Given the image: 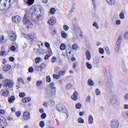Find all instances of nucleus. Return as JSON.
I'll return each mask as SVG.
<instances>
[{
  "mask_svg": "<svg viewBox=\"0 0 128 128\" xmlns=\"http://www.w3.org/2000/svg\"><path fill=\"white\" fill-rule=\"evenodd\" d=\"M56 109L60 111L64 112L66 111V109L62 103L58 104L56 106Z\"/></svg>",
  "mask_w": 128,
  "mask_h": 128,
  "instance_id": "39448f33",
  "label": "nucleus"
},
{
  "mask_svg": "<svg viewBox=\"0 0 128 128\" xmlns=\"http://www.w3.org/2000/svg\"><path fill=\"white\" fill-rule=\"evenodd\" d=\"M90 96H88L87 97V98L86 99V102H87L88 103V102H90Z\"/></svg>",
  "mask_w": 128,
  "mask_h": 128,
  "instance_id": "bf43d9fd",
  "label": "nucleus"
},
{
  "mask_svg": "<svg viewBox=\"0 0 128 128\" xmlns=\"http://www.w3.org/2000/svg\"><path fill=\"white\" fill-rule=\"evenodd\" d=\"M124 36L126 38H128V32H127L124 33Z\"/></svg>",
  "mask_w": 128,
  "mask_h": 128,
  "instance_id": "6e6d98bb",
  "label": "nucleus"
},
{
  "mask_svg": "<svg viewBox=\"0 0 128 128\" xmlns=\"http://www.w3.org/2000/svg\"><path fill=\"white\" fill-rule=\"evenodd\" d=\"M63 28L66 31L68 30L69 29V27L66 25H64L63 26Z\"/></svg>",
  "mask_w": 128,
  "mask_h": 128,
  "instance_id": "de8ad7c7",
  "label": "nucleus"
},
{
  "mask_svg": "<svg viewBox=\"0 0 128 128\" xmlns=\"http://www.w3.org/2000/svg\"><path fill=\"white\" fill-rule=\"evenodd\" d=\"M111 103L112 105L116 104V100L113 97H111L110 100Z\"/></svg>",
  "mask_w": 128,
  "mask_h": 128,
  "instance_id": "b1692460",
  "label": "nucleus"
},
{
  "mask_svg": "<svg viewBox=\"0 0 128 128\" xmlns=\"http://www.w3.org/2000/svg\"><path fill=\"white\" fill-rule=\"evenodd\" d=\"M31 100V98L30 97L28 98H23L22 101L24 103L27 102H29Z\"/></svg>",
  "mask_w": 128,
  "mask_h": 128,
  "instance_id": "4468645a",
  "label": "nucleus"
},
{
  "mask_svg": "<svg viewBox=\"0 0 128 128\" xmlns=\"http://www.w3.org/2000/svg\"><path fill=\"white\" fill-rule=\"evenodd\" d=\"M119 16L120 18L122 19H123L124 18V14L123 12H121L120 14H119Z\"/></svg>",
  "mask_w": 128,
  "mask_h": 128,
  "instance_id": "c756f323",
  "label": "nucleus"
},
{
  "mask_svg": "<svg viewBox=\"0 0 128 128\" xmlns=\"http://www.w3.org/2000/svg\"><path fill=\"white\" fill-rule=\"evenodd\" d=\"M86 66L88 69H90L92 68V66L91 64L89 63L88 62H87L86 64Z\"/></svg>",
  "mask_w": 128,
  "mask_h": 128,
  "instance_id": "bb28decb",
  "label": "nucleus"
},
{
  "mask_svg": "<svg viewBox=\"0 0 128 128\" xmlns=\"http://www.w3.org/2000/svg\"><path fill=\"white\" fill-rule=\"evenodd\" d=\"M44 45L45 46L48 48L50 50L51 52H52L51 50V49L50 47V44L48 42H44Z\"/></svg>",
  "mask_w": 128,
  "mask_h": 128,
  "instance_id": "a878e982",
  "label": "nucleus"
},
{
  "mask_svg": "<svg viewBox=\"0 0 128 128\" xmlns=\"http://www.w3.org/2000/svg\"><path fill=\"white\" fill-rule=\"evenodd\" d=\"M9 90L7 89V88H5V90L2 93V95L4 96H7L9 94Z\"/></svg>",
  "mask_w": 128,
  "mask_h": 128,
  "instance_id": "f3484780",
  "label": "nucleus"
},
{
  "mask_svg": "<svg viewBox=\"0 0 128 128\" xmlns=\"http://www.w3.org/2000/svg\"><path fill=\"white\" fill-rule=\"evenodd\" d=\"M50 30L52 35L55 34L56 33V30H55V28H50Z\"/></svg>",
  "mask_w": 128,
  "mask_h": 128,
  "instance_id": "412c9836",
  "label": "nucleus"
},
{
  "mask_svg": "<svg viewBox=\"0 0 128 128\" xmlns=\"http://www.w3.org/2000/svg\"><path fill=\"white\" fill-rule=\"evenodd\" d=\"M9 36L10 39L13 41L15 40L16 38V35L12 31L9 34Z\"/></svg>",
  "mask_w": 128,
  "mask_h": 128,
  "instance_id": "0eeeda50",
  "label": "nucleus"
},
{
  "mask_svg": "<svg viewBox=\"0 0 128 128\" xmlns=\"http://www.w3.org/2000/svg\"><path fill=\"white\" fill-rule=\"evenodd\" d=\"M78 121L79 123H83L84 122V120L81 117L79 118L78 119Z\"/></svg>",
  "mask_w": 128,
  "mask_h": 128,
  "instance_id": "cd10ccee",
  "label": "nucleus"
},
{
  "mask_svg": "<svg viewBox=\"0 0 128 128\" xmlns=\"http://www.w3.org/2000/svg\"><path fill=\"white\" fill-rule=\"evenodd\" d=\"M93 26H96V28L98 29V26L96 22H94L93 24Z\"/></svg>",
  "mask_w": 128,
  "mask_h": 128,
  "instance_id": "864d4df0",
  "label": "nucleus"
},
{
  "mask_svg": "<svg viewBox=\"0 0 128 128\" xmlns=\"http://www.w3.org/2000/svg\"><path fill=\"white\" fill-rule=\"evenodd\" d=\"M49 87L50 89L53 87H55L54 86V83L53 82H51L50 83L49 85Z\"/></svg>",
  "mask_w": 128,
  "mask_h": 128,
  "instance_id": "3c124183",
  "label": "nucleus"
},
{
  "mask_svg": "<svg viewBox=\"0 0 128 128\" xmlns=\"http://www.w3.org/2000/svg\"><path fill=\"white\" fill-rule=\"evenodd\" d=\"M21 18L18 16H13L12 17V21L14 23H18L20 22L21 20Z\"/></svg>",
  "mask_w": 128,
  "mask_h": 128,
  "instance_id": "423d86ee",
  "label": "nucleus"
},
{
  "mask_svg": "<svg viewBox=\"0 0 128 128\" xmlns=\"http://www.w3.org/2000/svg\"><path fill=\"white\" fill-rule=\"evenodd\" d=\"M119 125V122L116 119L112 120L110 123V126L112 128H118Z\"/></svg>",
  "mask_w": 128,
  "mask_h": 128,
  "instance_id": "20e7f679",
  "label": "nucleus"
},
{
  "mask_svg": "<svg viewBox=\"0 0 128 128\" xmlns=\"http://www.w3.org/2000/svg\"><path fill=\"white\" fill-rule=\"evenodd\" d=\"M93 118L92 116L90 115L88 117V121L89 124H92L93 122Z\"/></svg>",
  "mask_w": 128,
  "mask_h": 128,
  "instance_id": "6ab92c4d",
  "label": "nucleus"
},
{
  "mask_svg": "<svg viewBox=\"0 0 128 128\" xmlns=\"http://www.w3.org/2000/svg\"><path fill=\"white\" fill-rule=\"evenodd\" d=\"M11 68L10 65H6L4 66L3 68V70L4 71H7Z\"/></svg>",
  "mask_w": 128,
  "mask_h": 128,
  "instance_id": "ddd939ff",
  "label": "nucleus"
},
{
  "mask_svg": "<svg viewBox=\"0 0 128 128\" xmlns=\"http://www.w3.org/2000/svg\"><path fill=\"white\" fill-rule=\"evenodd\" d=\"M25 96V94L24 92H20L19 94V96L21 98H23Z\"/></svg>",
  "mask_w": 128,
  "mask_h": 128,
  "instance_id": "ea45409f",
  "label": "nucleus"
},
{
  "mask_svg": "<svg viewBox=\"0 0 128 128\" xmlns=\"http://www.w3.org/2000/svg\"><path fill=\"white\" fill-rule=\"evenodd\" d=\"M56 11V10L54 8H51L50 10V13L51 14H54Z\"/></svg>",
  "mask_w": 128,
  "mask_h": 128,
  "instance_id": "e433bc0d",
  "label": "nucleus"
},
{
  "mask_svg": "<svg viewBox=\"0 0 128 128\" xmlns=\"http://www.w3.org/2000/svg\"><path fill=\"white\" fill-rule=\"evenodd\" d=\"M49 91L52 95H55L56 94V88L53 87L50 88Z\"/></svg>",
  "mask_w": 128,
  "mask_h": 128,
  "instance_id": "9d476101",
  "label": "nucleus"
},
{
  "mask_svg": "<svg viewBox=\"0 0 128 128\" xmlns=\"http://www.w3.org/2000/svg\"><path fill=\"white\" fill-rule=\"evenodd\" d=\"M98 51L99 53L101 54H103L104 52V50L103 48H100L98 49Z\"/></svg>",
  "mask_w": 128,
  "mask_h": 128,
  "instance_id": "473e14b6",
  "label": "nucleus"
},
{
  "mask_svg": "<svg viewBox=\"0 0 128 128\" xmlns=\"http://www.w3.org/2000/svg\"><path fill=\"white\" fill-rule=\"evenodd\" d=\"M88 84L90 86H92L94 84V82L91 80L89 79L88 81Z\"/></svg>",
  "mask_w": 128,
  "mask_h": 128,
  "instance_id": "4be33fe9",
  "label": "nucleus"
},
{
  "mask_svg": "<svg viewBox=\"0 0 128 128\" xmlns=\"http://www.w3.org/2000/svg\"><path fill=\"white\" fill-rule=\"evenodd\" d=\"M11 110L12 112H14L16 111V109L14 107L11 108Z\"/></svg>",
  "mask_w": 128,
  "mask_h": 128,
  "instance_id": "774afa93",
  "label": "nucleus"
},
{
  "mask_svg": "<svg viewBox=\"0 0 128 128\" xmlns=\"http://www.w3.org/2000/svg\"><path fill=\"white\" fill-rule=\"evenodd\" d=\"M6 51L2 50L0 52V55L2 56H3L4 55L5 53H6Z\"/></svg>",
  "mask_w": 128,
  "mask_h": 128,
  "instance_id": "052dcab7",
  "label": "nucleus"
},
{
  "mask_svg": "<svg viewBox=\"0 0 128 128\" xmlns=\"http://www.w3.org/2000/svg\"><path fill=\"white\" fill-rule=\"evenodd\" d=\"M65 72L64 71H61L58 72V74L59 76H64L65 74Z\"/></svg>",
  "mask_w": 128,
  "mask_h": 128,
  "instance_id": "4c0bfd02",
  "label": "nucleus"
},
{
  "mask_svg": "<svg viewBox=\"0 0 128 128\" xmlns=\"http://www.w3.org/2000/svg\"><path fill=\"white\" fill-rule=\"evenodd\" d=\"M86 59L89 60L91 58L90 52L88 50H87L85 53Z\"/></svg>",
  "mask_w": 128,
  "mask_h": 128,
  "instance_id": "f8f14e48",
  "label": "nucleus"
},
{
  "mask_svg": "<svg viewBox=\"0 0 128 128\" xmlns=\"http://www.w3.org/2000/svg\"><path fill=\"white\" fill-rule=\"evenodd\" d=\"M72 48L73 50H76L79 48V46L76 43L74 44L72 46Z\"/></svg>",
  "mask_w": 128,
  "mask_h": 128,
  "instance_id": "a211bd4d",
  "label": "nucleus"
},
{
  "mask_svg": "<svg viewBox=\"0 0 128 128\" xmlns=\"http://www.w3.org/2000/svg\"><path fill=\"white\" fill-rule=\"evenodd\" d=\"M78 27V25L77 24H73V28L75 30Z\"/></svg>",
  "mask_w": 128,
  "mask_h": 128,
  "instance_id": "4d7b16f0",
  "label": "nucleus"
},
{
  "mask_svg": "<svg viewBox=\"0 0 128 128\" xmlns=\"http://www.w3.org/2000/svg\"><path fill=\"white\" fill-rule=\"evenodd\" d=\"M17 81L20 83L22 82V84L24 83L23 79L22 78H18L17 79Z\"/></svg>",
  "mask_w": 128,
  "mask_h": 128,
  "instance_id": "f704fd0d",
  "label": "nucleus"
},
{
  "mask_svg": "<svg viewBox=\"0 0 128 128\" xmlns=\"http://www.w3.org/2000/svg\"><path fill=\"white\" fill-rule=\"evenodd\" d=\"M78 93L77 92H75L74 94L73 95L71 96V98L72 99L74 100H77L78 99Z\"/></svg>",
  "mask_w": 128,
  "mask_h": 128,
  "instance_id": "1a4fd4ad",
  "label": "nucleus"
},
{
  "mask_svg": "<svg viewBox=\"0 0 128 128\" xmlns=\"http://www.w3.org/2000/svg\"><path fill=\"white\" fill-rule=\"evenodd\" d=\"M41 58L40 57H37L35 59V62L36 63H38L40 61Z\"/></svg>",
  "mask_w": 128,
  "mask_h": 128,
  "instance_id": "a19ab883",
  "label": "nucleus"
},
{
  "mask_svg": "<svg viewBox=\"0 0 128 128\" xmlns=\"http://www.w3.org/2000/svg\"><path fill=\"white\" fill-rule=\"evenodd\" d=\"M28 71L30 73L34 71L33 68L32 67H29L28 68Z\"/></svg>",
  "mask_w": 128,
  "mask_h": 128,
  "instance_id": "09e8293b",
  "label": "nucleus"
},
{
  "mask_svg": "<svg viewBox=\"0 0 128 128\" xmlns=\"http://www.w3.org/2000/svg\"><path fill=\"white\" fill-rule=\"evenodd\" d=\"M22 34L26 38L31 40L33 42L36 40L37 37L35 34H26L24 33H22Z\"/></svg>",
  "mask_w": 128,
  "mask_h": 128,
  "instance_id": "7ed1b4c3",
  "label": "nucleus"
},
{
  "mask_svg": "<svg viewBox=\"0 0 128 128\" xmlns=\"http://www.w3.org/2000/svg\"><path fill=\"white\" fill-rule=\"evenodd\" d=\"M11 50L13 51H15L16 50V48L14 46H12L10 48Z\"/></svg>",
  "mask_w": 128,
  "mask_h": 128,
  "instance_id": "e2e57ef3",
  "label": "nucleus"
},
{
  "mask_svg": "<svg viewBox=\"0 0 128 128\" xmlns=\"http://www.w3.org/2000/svg\"><path fill=\"white\" fill-rule=\"evenodd\" d=\"M42 83V81L38 80L36 82V85L38 86H41Z\"/></svg>",
  "mask_w": 128,
  "mask_h": 128,
  "instance_id": "7c9ffc66",
  "label": "nucleus"
},
{
  "mask_svg": "<svg viewBox=\"0 0 128 128\" xmlns=\"http://www.w3.org/2000/svg\"><path fill=\"white\" fill-rule=\"evenodd\" d=\"M95 91L96 94L97 95H98L100 94V92L99 89L98 88L96 89Z\"/></svg>",
  "mask_w": 128,
  "mask_h": 128,
  "instance_id": "79ce46f5",
  "label": "nucleus"
},
{
  "mask_svg": "<svg viewBox=\"0 0 128 128\" xmlns=\"http://www.w3.org/2000/svg\"><path fill=\"white\" fill-rule=\"evenodd\" d=\"M100 61V59L96 58H95L94 61L95 63L96 64H99Z\"/></svg>",
  "mask_w": 128,
  "mask_h": 128,
  "instance_id": "8fccbe9b",
  "label": "nucleus"
},
{
  "mask_svg": "<svg viewBox=\"0 0 128 128\" xmlns=\"http://www.w3.org/2000/svg\"><path fill=\"white\" fill-rule=\"evenodd\" d=\"M81 107V104L80 103H78L76 105V109L80 108Z\"/></svg>",
  "mask_w": 128,
  "mask_h": 128,
  "instance_id": "58836bf2",
  "label": "nucleus"
},
{
  "mask_svg": "<svg viewBox=\"0 0 128 128\" xmlns=\"http://www.w3.org/2000/svg\"><path fill=\"white\" fill-rule=\"evenodd\" d=\"M40 66H36L35 68V69L37 71H40Z\"/></svg>",
  "mask_w": 128,
  "mask_h": 128,
  "instance_id": "603ef678",
  "label": "nucleus"
},
{
  "mask_svg": "<svg viewBox=\"0 0 128 128\" xmlns=\"http://www.w3.org/2000/svg\"><path fill=\"white\" fill-rule=\"evenodd\" d=\"M55 23V22L54 20L52 18L48 20V23L49 24L53 25Z\"/></svg>",
  "mask_w": 128,
  "mask_h": 128,
  "instance_id": "dca6fc26",
  "label": "nucleus"
},
{
  "mask_svg": "<svg viewBox=\"0 0 128 128\" xmlns=\"http://www.w3.org/2000/svg\"><path fill=\"white\" fill-rule=\"evenodd\" d=\"M108 3L112 5H113L115 2V0H106Z\"/></svg>",
  "mask_w": 128,
  "mask_h": 128,
  "instance_id": "5701e85b",
  "label": "nucleus"
},
{
  "mask_svg": "<svg viewBox=\"0 0 128 128\" xmlns=\"http://www.w3.org/2000/svg\"><path fill=\"white\" fill-rule=\"evenodd\" d=\"M44 125V121H40L39 123V126L42 128H43Z\"/></svg>",
  "mask_w": 128,
  "mask_h": 128,
  "instance_id": "72a5a7b5",
  "label": "nucleus"
},
{
  "mask_svg": "<svg viewBox=\"0 0 128 128\" xmlns=\"http://www.w3.org/2000/svg\"><path fill=\"white\" fill-rule=\"evenodd\" d=\"M105 50L106 52V54H110V52L109 51V50L108 47H106L105 48Z\"/></svg>",
  "mask_w": 128,
  "mask_h": 128,
  "instance_id": "13d9d810",
  "label": "nucleus"
},
{
  "mask_svg": "<svg viewBox=\"0 0 128 128\" xmlns=\"http://www.w3.org/2000/svg\"><path fill=\"white\" fill-rule=\"evenodd\" d=\"M15 100L14 96H11L8 98V102L10 103L13 102Z\"/></svg>",
  "mask_w": 128,
  "mask_h": 128,
  "instance_id": "2eb2a0df",
  "label": "nucleus"
},
{
  "mask_svg": "<svg viewBox=\"0 0 128 128\" xmlns=\"http://www.w3.org/2000/svg\"><path fill=\"white\" fill-rule=\"evenodd\" d=\"M50 57V56L48 55H46L44 57V59L45 60H47Z\"/></svg>",
  "mask_w": 128,
  "mask_h": 128,
  "instance_id": "338daca9",
  "label": "nucleus"
},
{
  "mask_svg": "<svg viewBox=\"0 0 128 128\" xmlns=\"http://www.w3.org/2000/svg\"><path fill=\"white\" fill-rule=\"evenodd\" d=\"M3 119L2 120L0 121V125L4 126H6L7 125V122L6 119L4 118H3Z\"/></svg>",
  "mask_w": 128,
  "mask_h": 128,
  "instance_id": "9b49d317",
  "label": "nucleus"
},
{
  "mask_svg": "<svg viewBox=\"0 0 128 128\" xmlns=\"http://www.w3.org/2000/svg\"><path fill=\"white\" fill-rule=\"evenodd\" d=\"M46 81L48 82H50L51 81L50 77L49 76H47L46 78Z\"/></svg>",
  "mask_w": 128,
  "mask_h": 128,
  "instance_id": "37998d69",
  "label": "nucleus"
},
{
  "mask_svg": "<svg viewBox=\"0 0 128 128\" xmlns=\"http://www.w3.org/2000/svg\"><path fill=\"white\" fill-rule=\"evenodd\" d=\"M53 77L54 78L58 79L59 78L60 76L58 75H57L55 74H54L53 75Z\"/></svg>",
  "mask_w": 128,
  "mask_h": 128,
  "instance_id": "49530a36",
  "label": "nucleus"
},
{
  "mask_svg": "<svg viewBox=\"0 0 128 128\" xmlns=\"http://www.w3.org/2000/svg\"><path fill=\"white\" fill-rule=\"evenodd\" d=\"M72 85L71 84H69L66 86V87L68 89H69L72 87Z\"/></svg>",
  "mask_w": 128,
  "mask_h": 128,
  "instance_id": "69168bd1",
  "label": "nucleus"
},
{
  "mask_svg": "<svg viewBox=\"0 0 128 128\" xmlns=\"http://www.w3.org/2000/svg\"><path fill=\"white\" fill-rule=\"evenodd\" d=\"M122 39V36L121 35H119L118 38L117 39L116 42L120 43L121 40Z\"/></svg>",
  "mask_w": 128,
  "mask_h": 128,
  "instance_id": "2f4dec72",
  "label": "nucleus"
},
{
  "mask_svg": "<svg viewBox=\"0 0 128 128\" xmlns=\"http://www.w3.org/2000/svg\"><path fill=\"white\" fill-rule=\"evenodd\" d=\"M14 83L10 79H7L2 81V85L4 88H7L8 90H11L10 89L13 86Z\"/></svg>",
  "mask_w": 128,
  "mask_h": 128,
  "instance_id": "f03ea898",
  "label": "nucleus"
},
{
  "mask_svg": "<svg viewBox=\"0 0 128 128\" xmlns=\"http://www.w3.org/2000/svg\"><path fill=\"white\" fill-rule=\"evenodd\" d=\"M9 59L10 61L11 62H13L14 60V58L12 57H10L9 58Z\"/></svg>",
  "mask_w": 128,
  "mask_h": 128,
  "instance_id": "680f3d73",
  "label": "nucleus"
},
{
  "mask_svg": "<svg viewBox=\"0 0 128 128\" xmlns=\"http://www.w3.org/2000/svg\"><path fill=\"white\" fill-rule=\"evenodd\" d=\"M40 71H41L44 68L46 67V64L45 63H42L40 65Z\"/></svg>",
  "mask_w": 128,
  "mask_h": 128,
  "instance_id": "393cba45",
  "label": "nucleus"
},
{
  "mask_svg": "<svg viewBox=\"0 0 128 128\" xmlns=\"http://www.w3.org/2000/svg\"><path fill=\"white\" fill-rule=\"evenodd\" d=\"M23 116L24 120H27L30 118V114L26 112L24 113Z\"/></svg>",
  "mask_w": 128,
  "mask_h": 128,
  "instance_id": "6e6552de",
  "label": "nucleus"
},
{
  "mask_svg": "<svg viewBox=\"0 0 128 128\" xmlns=\"http://www.w3.org/2000/svg\"><path fill=\"white\" fill-rule=\"evenodd\" d=\"M46 116V114L44 113H42L41 115V118L42 119L45 118Z\"/></svg>",
  "mask_w": 128,
  "mask_h": 128,
  "instance_id": "a18cd8bd",
  "label": "nucleus"
},
{
  "mask_svg": "<svg viewBox=\"0 0 128 128\" xmlns=\"http://www.w3.org/2000/svg\"><path fill=\"white\" fill-rule=\"evenodd\" d=\"M120 50V48H115V52H116V53H118V52H119Z\"/></svg>",
  "mask_w": 128,
  "mask_h": 128,
  "instance_id": "0e129e2a",
  "label": "nucleus"
},
{
  "mask_svg": "<svg viewBox=\"0 0 128 128\" xmlns=\"http://www.w3.org/2000/svg\"><path fill=\"white\" fill-rule=\"evenodd\" d=\"M65 46L64 44H62L60 46V49L62 50H64L65 49Z\"/></svg>",
  "mask_w": 128,
  "mask_h": 128,
  "instance_id": "c9c22d12",
  "label": "nucleus"
},
{
  "mask_svg": "<svg viewBox=\"0 0 128 128\" xmlns=\"http://www.w3.org/2000/svg\"><path fill=\"white\" fill-rule=\"evenodd\" d=\"M34 0H28L27 2L28 4V5H32L34 2Z\"/></svg>",
  "mask_w": 128,
  "mask_h": 128,
  "instance_id": "c85d7f7f",
  "label": "nucleus"
},
{
  "mask_svg": "<svg viewBox=\"0 0 128 128\" xmlns=\"http://www.w3.org/2000/svg\"><path fill=\"white\" fill-rule=\"evenodd\" d=\"M21 114V112L20 111H17L16 112V116L17 117H19L20 116Z\"/></svg>",
  "mask_w": 128,
  "mask_h": 128,
  "instance_id": "5fc2aeb1",
  "label": "nucleus"
},
{
  "mask_svg": "<svg viewBox=\"0 0 128 128\" xmlns=\"http://www.w3.org/2000/svg\"><path fill=\"white\" fill-rule=\"evenodd\" d=\"M61 35L62 37L64 38H66L68 36L67 34L64 31L61 32Z\"/></svg>",
  "mask_w": 128,
  "mask_h": 128,
  "instance_id": "aec40b11",
  "label": "nucleus"
},
{
  "mask_svg": "<svg viewBox=\"0 0 128 128\" xmlns=\"http://www.w3.org/2000/svg\"><path fill=\"white\" fill-rule=\"evenodd\" d=\"M56 61V58L55 56H53L51 60V62L52 63L55 62Z\"/></svg>",
  "mask_w": 128,
  "mask_h": 128,
  "instance_id": "c03bdc74",
  "label": "nucleus"
},
{
  "mask_svg": "<svg viewBox=\"0 0 128 128\" xmlns=\"http://www.w3.org/2000/svg\"><path fill=\"white\" fill-rule=\"evenodd\" d=\"M36 10L30 9L29 10L28 13V16L25 14L23 19V23L26 25L28 28H31L32 26V24L30 21L31 19H33L34 17L36 16Z\"/></svg>",
  "mask_w": 128,
  "mask_h": 128,
  "instance_id": "f257e3e1",
  "label": "nucleus"
}]
</instances>
